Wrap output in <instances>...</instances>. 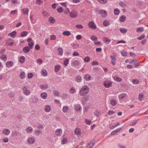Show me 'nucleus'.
I'll use <instances>...</instances> for the list:
<instances>
[{
  "label": "nucleus",
  "mask_w": 148,
  "mask_h": 148,
  "mask_svg": "<svg viewBox=\"0 0 148 148\" xmlns=\"http://www.w3.org/2000/svg\"><path fill=\"white\" fill-rule=\"evenodd\" d=\"M89 91V88L88 86L85 85L81 89L79 93L80 95L85 96L87 94Z\"/></svg>",
  "instance_id": "obj_1"
},
{
  "label": "nucleus",
  "mask_w": 148,
  "mask_h": 148,
  "mask_svg": "<svg viewBox=\"0 0 148 148\" xmlns=\"http://www.w3.org/2000/svg\"><path fill=\"white\" fill-rule=\"evenodd\" d=\"M96 12L97 13L101 14L102 17H106L107 14V12L105 10H97Z\"/></svg>",
  "instance_id": "obj_2"
},
{
  "label": "nucleus",
  "mask_w": 148,
  "mask_h": 148,
  "mask_svg": "<svg viewBox=\"0 0 148 148\" xmlns=\"http://www.w3.org/2000/svg\"><path fill=\"white\" fill-rule=\"evenodd\" d=\"M103 83L104 86L106 88H108L112 86V82L108 80L105 81Z\"/></svg>",
  "instance_id": "obj_3"
},
{
  "label": "nucleus",
  "mask_w": 148,
  "mask_h": 148,
  "mask_svg": "<svg viewBox=\"0 0 148 148\" xmlns=\"http://www.w3.org/2000/svg\"><path fill=\"white\" fill-rule=\"evenodd\" d=\"M70 16L72 18H75L78 15V12L77 11L75 10H73L69 14Z\"/></svg>",
  "instance_id": "obj_4"
},
{
  "label": "nucleus",
  "mask_w": 148,
  "mask_h": 148,
  "mask_svg": "<svg viewBox=\"0 0 148 148\" xmlns=\"http://www.w3.org/2000/svg\"><path fill=\"white\" fill-rule=\"evenodd\" d=\"M23 89V92L25 95L28 96L30 95V91L27 89V86H24Z\"/></svg>",
  "instance_id": "obj_5"
},
{
  "label": "nucleus",
  "mask_w": 148,
  "mask_h": 148,
  "mask_svg": "<svg viewBox=\"0 0 148 148\" xmlns=\"http://www.w3.org/2000/svg\"><path fill=\"white\" fill-rule=\"evenodd\" d=\"M88 26L89 27L93 29H95L96 28V26L95 23L93 21H91L88 23Z\"/></svg>",
  "instance_id": "obj_6"
},
{
  "label": "nucleus",
  "mask_w": 148,
  "mask_h": 148,
  "mask_svg": "<svg viewBox=\"0 0 148 148\" xmlns=\"http://www.w3.org/2000/svg\"><path fill=\"white\" fill-rule=\"evenodd\" d=\"M75 109V111H80L82 110V107L79 104H76L74 105Z\"/></svg>",
  "instance_id": "obj_7"
},
{
  "label": "nucleus",
  "mask_w": 148,
  "mask_h": 148,
  "mask_svg": "<svg viewBox=\"0 0 148 148\" xmlns=\"http://www.w3.org/2000/svg\"><path fill=\"white\" fill-rule=\"evenodd\" d=\"M62 133V130L61 129H57L55 131V134L57 136H60Z\"/></svg>",
  "instance_id": "obj_8"
},
{
  "label": "nucleus",
  "mask_w": 148,
  "mask_h": 148,
  "mask_svg": "<svg viewBox=\"0 0 148 148\" xmlns=\"http://www.w3.org/2000/svg\"><path fill=\"white\" fill-rule=\"evenodd\" d=\"M29 12V9L28 8H24L22 10V12L24 15H28V12Z\"/></svg>",
  "instance_id": "obj_9"
},
{
  "label": "nucleus",
  "mask_w": 148,
  "mask_h": 148,
  "mask_svg": "<svg viewBox=\"0 0 148 148\" xmlns=\"http://www.w3.org/2000/svg\"><path fill=\"white\" fill-rule=\"evenodd\" d=\"M33 128L30 126H29L27 128L26 131L27 133L31 134L32 133L33 131Z\"/></svg>",
  "instance_id": "obj_10"
},
{
  "label": "nucleus",
  "mask_w": 148,
  "mask_h": 148,
  "mask_svg": "<svg viewBox=\"0 0 148 148\" xmlns=\"http://www.w3.org/2000/svg\"><path fill=\"white\" fill-rule=\"evenodd\" d=\"M13 63L12 61H9L7 62L6 64L7 67L8 68L12 67L13 66Z\"/></svg>",
  "instance_id": "obj_11"
},
{
  "label": "nucleus",
  "mask_w": 148,
  "mask_h": 148,
  "mask_svg": "<svg viewBox=\"0 0 148 148\" xmlns=\"http://www.w3.org/2000/svg\"><path fill=\"white\" fill-rule=\"evenodd\" d=\"M30 49L28 46H26L23 48V51L25 53H27L29 51Z\"/></svg>",
  "instance_id": "obj_12"
},
{
  "label": "nucleus",
  "mask_w": 148,
  "mask_h": 148,
  "mask_svg": "<svg viewBox=\"0 0 148 148\" xmlns=\"http://www.w3.org/2000/svg\"><path fill=\"white\" fill-rule=\"evenodd\" d=\"M40 97L44 99H46L47 97V94L46 92H44L40 94Z\"/></svg>",
  "instance_id": "obj_13"
},
{
  "label": "nucleus",
  "mask_w": 148,
  "mask_h": 148,
  "mask_svg": "<svg viewBox=\"0 0 148 148\" xmlns=\"http://www.w3.org/2000/svg\"><path fill=\"white\" fill-rule=\"evenodd\" d=\"M84 79L86 81H89L91 80V77L90 75L86 74L84 75Z\"/></svg>",
  "instance_id": "obj_14"
},
{
  "label": "nucleus",
  "mask_w": 148,
  "mask_h": 148,
  "mask_svg": "<svg viewBox=\"0 0 148 148\" xmlns=\"http://www.w3.org/2000/svg\"><path fill=\"white\" fill-rule=\"evenodd\" d=\"M35 134L37 136H38L40 134H42V131L38 130H36L34 131Z\"/></svg>",
  "instance_id": "obj_15"
},
{
  "label": "nucleus",
  "mask_w": 148,
  "mask_h": 148,
  "mask_svg": "<svg viewBox=\"0 0 148 148\" xmlns=\"http://www.w3.org/2000/svg\"><path fill=\"white\" fill-rule=\"evenodd\" d=\"M10 131L8 129H4L3 131V133L5 135H7L10 133Z\"/></svg>",
  "instance_id": "obj_16"
},
{
  "label": "nucleus",
  "mask_w": 148,
  "mask_h": 148,
  "mask_svg": "<svg viewBox=\"0 0 148 148\" xmlns=\"http://www.w3.org/2000/svg\"><path fill=\"white\" fill-rule=\"evenodd\" d=\"M75 133L76 135L80 136L81 135V132L79 129L76 128L75 131Z\"/></svg>",
  "instance_id": "obj_17"
},
{
  "label": "nucleus",
  "mask_w": 148,
  "mask_h": 148,
  "mask_svg": "<svg viewBox=\"0 0 148 148\" xmlns=\"http://www.w3.org/2000/svg\"><path fill=\"white\" fill-rule=\"evenodd\" d=\"M51 110V108L49 105H46L45 106V110L47 112H49Z\"/></svg>",
  "instance_id": "obj_18"
},
{
  "label": "nucleus",
  "mask_w": 148,
  "mask_h": 148,
  "mask_svg": "<svg viewBox=\"0 0 148 148\" xmlns=\"http://www.w3.org/2000/svg\"><path fill=\"white\" fill-rule=\"evenodd\" d=\"M16 32L14 31L9 33V34H8V36H10L12 38H14L16 36Z\"/></svg>",
  "instance_id": "obj_19"
},
{
  "label": "nucleus",
  "mask_w": 148,
  "mask_h": 148,
  "mask_svg": "<svg viewBox=\"0 0 148 148\" xmlns=\"http://www.w3.org/2000/svg\"><path fill=\"white\" fill-rule=\"evenodd\" d=\"M35 141V140L34 137L30 138L28 140V143L31 144L34 143Z\"/></svg>",
  "instance_id": "obj_20"
},
{
  "label": "nucleus",
  "mask_w": 148,
  "mask_h": 148,
  "mask_svg": "<svg viewBox=\"0 0 148 148\" xmlns=\"http://www.w3.org/2000/svg\"><path fill=\"white\" fill-rule=\"evenodd\" d=\"M25 60V58L24 56H21L19 58V62L21 63H23Z\"/></svg>",
  "instance_id": "obj_21"
},
{
  "label": "nucleus",
  "mask_w": 148,
  "mask_h": 148,
  "mask_svg": "<svg viewBox=\"0 0 148 148\" xmlns=\"http://www.w3.org/2000/svg\"><path fill=\"white\" fill-rule=\"evenodd\" d=\"M39 101V100L36 96H34L32 99V103L35 104Z\"/></svg>",
  "instance_id": "obj_22"
},
{
  "label": "nucleus",
  "mask_w": 148,
  "mask_h": 148,
  "mask_svg": "<svg viewBox=\"0 0 148 148\" xmlns=\"http://www.w3.org/2000/svg\"><path fill=\"white\" fill-rule=\"evenodd\" d=\"M75 80L77 82H80L82 80V77L79 75H77L75 78Z\"/></svg>",
  "instance_id": "obj_23"
},
{
  "label": "nucleus",
  "mask_w": 148,
  "mask_h": 148,
  "mask_svg": "<svg viewBox=\"0 0 148 148\" xmlns=\"http://www.w3.org/2000/svg\"><path fill=\"white\" fill-rule=\"evenodd\" d=\"M114 79L118 82H120L122 80V79L116 76H115L113 77Z\"/></svg>",
  "instance_id": "obj_24"
},
{
  "label": "nucleus",
  "mask_w": 148,
  "mask_h": 148,
  "mask_svg": "<svg viewBox=\"0 0 148 148\" xmlns=\"http://www.w3.org/2000/svg\"><path fill=\"white\" fill-rule=\"evenodd\" d=\"M55 71L56 72H58L60 69V65H56L55 66Z\"/></svg>",
  "instance_id": "obj_25"
},
{
  "label": "nucleus",
  "mask_w": 148,
  "mask_h": 148,
  "mask_svg": "<svg viewBox=\"0 0 148 148\" xmlns=\"http://www.w3.org/2000/svg\"><path fill=\"white\" fill-rule=\"evenodd\" d=\"M110 102L111 105L113 106H116L117 103L116 100L114 99L111 100Z\"/></svg>",
  "instance_id": "obj_26"
},
{
  "label": "nucleus",
  "mask_w": 148,
  "mask_h": 148,
  "mask_svg": "<svg viewBox=\"0 0 148 148\" xmlns=\"http://www.w3.org/2000/svg\"><path fill=\"white\" fill-rule=\"evenodd\" d=\"M42 75L43 76H46L47 74V71L45 69H42Z\"/></svg>",
  "instance_id": "obj_27"
},
{
  "label": "nucleus",
  "mask_w": 148,
  "mask_h": 148,
  "mask_svg": "<svg viewBox=\"0 0 148 148\" xmlns=\"http://www.w3.org/2000/svg\"><path fill=\"white\" fill-rule=\"evenodd\" d=\"M144 30V28L143 27H140L137 28L136 29V32L138 33H140L143 32Z\"/></svg>",
  "instance_id": "obj_28"
},
{
  "label": "nucleus",
  "mask_w": 148,
  "mask_h": 148,
  "mask_svg": "<svg viewBox=\"0 0 148 148\" xmlns=\"http://www.w3.org/2000/svg\"><path fill=\"white\" fill-rule=\"evenodd\" d=\"M72 64L73 65L77 66L79 64V62L78 60H75L73 62Z\"/></svg>",
  "instance_id": "obj_29"
},
{
  "label": "nucleus",
  "mask_w": 148,
  "mask_h": 148,
  "mask_svg": "<svg viewBox=\"0 0 148 148\" xmlns=\"http://www.w3.org/2000/svg\"><path fill=\"white\" fill-rule=\"evenodd\" d=\"M62 34L64 35L68 36L71 35V33L70 32L67 31L64 32L62 33Z\"/></svg>",
  "instance_id": "obj_30"
},
{
  "label": "nucleus",
  "mask_w": 148,
  "mask_h": 148,
  "mask_svg": "<svg viewBox=\"0 0 148 148\" xmlns=\"http://www.w3.org/2000/svg\"><path fill=\"white\" fill-rule=\"evenodd\" d=\"M126 19V16L125 15L121 16L119 18L120 21L121 22H124Z\"/></svg>",
  "instance_id": "obj_31"
},
{
  "label": "nucleus",
  "mask_w": 148,
  "mask_h": 148,
  "mask_svg": "<svg viewBox=\"0 0 148 148\" xmlns=\"http://www.w3.org/2000/svg\"><path fill=\"white\" fill-rule=\"evenodd\" d=\"M25 73L23 71L21 72L19 76L20 78L21 79H24L25 77Z\"/></svg>",
  "instance_id": "obj_32"
},
{
  "label": "nucleus",
  "mask_w": 148,
  "mask_h": 148,
  "mask_svg": "<svg viewBox=\"0 0 148 148\" xmlns=\"http://www.w3.org/2000/svg\"><path fill=\"white\" fill-rule=\"evenodd\" d=\"M103 24L105 26H108L110 24L108 20H105L103 22Z\"/></svg>",
  "instance_id": "obj_33"
},
{
  "label": "nucleus",
  "mask_w": 148,
  "mask_h": 148,
  "mask_svg": "<svg viewBox=\"0 0 148 148\" xmlns=\"http://www.w3.org/2000/svg\"><path fill=\"white\" fill-rule=\"evenodd\" d=\"M58 54L60 55H62L63 53V50L62 48H58Z\"/></svg>",
  "instance_id": "obj_34"
},
{
  "label": "nucleus",
  "mask_w": 148,
  "mask_h": 148,
  "mask_svg": "<svg viewBox=\"0 0 148 148\" xmlns=\"http://www.w3.org/2000/svg\"><path fill=\"white\" fill-rule=\"evenodd\" d=\"M27 34L28 32L27 31H24L21 33V35L22 37H24L27 35Z\"/></svg>",
  "instance_id": "obj_35"
},
{
  "label": "nucleus",
  "mask_w": 148,
  "mask_h": 148,
  "mask_svg": "<svg viewBox=\"0 0 148 148\" xmlns=\"http://www.w3.org/2000/svg\"><path fill=\"white\" fill-rule=\"evenodd\" d=\"M126 95L125 93H122L119 95L118 97L119 99H123L124 98Z\"/></svg>",
  "instance_id": "obj_36"
},
{
  "label": "nucleus",
  "mask_w": 148,
  "mask_h": 148,
  "mask_svg": "<svg viewBox=\"0 0 148 148\" xmlns=\"http://www.w3.org/2000/svg\"><path fill=\"white\" fill-rule=\"evenodd\" d=\"M120 32L123 34L125 33L127 31V29L126 28H121L120 29Z\"/></svg>",
  "instance_id": "obj_37"
},
{
  "label": "nucleus",
  "mask_w": 148,
  "mask_h": 148,
  "mask_svg": "<svg viewBox=\"0 0 148 148\" xmlns=\"http://www.w3.org/2000/svg\"><path fill=\"white\" fill-rule=\"evenodd\" d=\"M114 12L115 15H118L120 13V10L118 8H116L114 10Z\"/></svg>",
  "instance_id": "obj_38"
},
{
  "label": "nucleus",
  "mask_w": 148,
  "mask_h": 148,
  "mask_svg": "<svg viewBox=\"0 0 148 148\" xmlns=\"http://www.w3.org/2000/svg\"><path fill=\"white\" fill-rule=\"evenodd\" d=\"M90 60V58L88 56H86L84 59V61L85 62H89Z\"/></svg>",
  "instance_id": "obj_39"
},
{
  "label": "nucleus",
  "mask_w": 148,
  "mask_h": 148,
  "mask_svg": "<svg viewBox=\"0 0 148 148\" xmlns=\"http://www.w3.org/2000/svg\"><path fill=\"white\" fill-rule=\"evenodd\" d=\"M132 82L134 84H138L139 83V80L137 79H133L132 81Z\"/></svg>",
  "instance_id": "obj_40"
},
{
  "label": "nucleus",
  "mask_w": 148,
  "mask_h": 148,
  "mask_svg": "<svg viewBox=\"0 0 148 148\" xmlns=\"http://www.w3.org/2000/svg\"><path fill=\"white\" fill-rule=\"evenodd\" d=\"M95 144V143L94 142H90L88 145L87 147L88 148H90L93 146Z\"/></svg>",
  "instance_id": "obj_41"
},
{
  "label": "nucleus",
  "mask_w": 148,
  "mask_h": 148,
  "mask_svg": "<svg viewBox=\"0 0 148 148\" xmlns=\"http://www.w3.org/2000/svg\"><path fill=\"white\" fill-rule=\"evenodd\" d=\"M48 87V85L47 84H45L44 85H41L40 88L42 89H45Z\"/></svg>",
  "instance_id": "obj_42"
},
{
  "label": "nucleus",
  "mask_w": 148,
  "mask_h": 148,
  "mask_svg": "<svg viewBox=\"0 0 148 148\" xmlns=\"http://www.w3.org/2000/svg\"><path fill=\"white\" fill-rule=\"evenodd\" d=\"M49 21L51 23H53L55 22V19L52 17H51L49 18Z\"/></svg>",
  "instance_id": "obj_43"
},
{
  "label": "nucleus",
  "mask_w": 148,
  "mask_h": 148,
  "mask_svg": "<svg viewBox=\"0 0 148 148\" xmlns=\"http://www.w3.org/2000/svg\"><path fill=\"white\" fill-rule=\"evenodd\" d=\"M144 94L143 93H140L138 96V99L140 101H141L143 97Z\"/></svg>",
  "instance_id": "obj_44"
},
{
  "label": "nucleus",
  "mask_w": 148,
  "mask_h": 148,
  "mask_svg": "<svg viewBox=\"0 0 148 148\" xmlns=\"http://www.w3.org/2000/svg\"><path fill=\"white\" fill-rule=\"evenodd\" d=\"M69 110L68 107L67 106H65L63 107L62 110L64 112H66Z\"/></svg>",
  "instance_id": "obj_45"
},
{
  "label": "nucleus",
  "mask_w": 148,
  "mask_h": 148,
  "mask_svg": "<svg viewBox=\"0 0 148 148\" xmlns=\"http://www.w3.org/2000/svg\"><path fill=\"white\" fill-rule=\"evenodd\" d=\"M1 59L3 60V61H6L7 60L6 56L5 54L2 55L0 57Z\"/></svg>",
  "instance_id": "obj_46"
},
{
  "label": "nucleus",
  "mask_w": 148,
  "mask_h": 148,
  "mask_svg": "<svg viewBox=\"0 0 148 148\" xmlns=\"http://www.w3.org/2000/svg\"><path fill=\"white\" fill-rule=\"evenodd\" d=\"M57 10L58 12L60 13H62L63 12V9L61 7H60L58 8Z\"/></svg>",
  "instance_id": "obj_47"
},
{
  "label": "nucleus",
  "mask_w": 148,
  "mask_h": 148,
  "mask_svg": "<svg viewBox=\"0 0 148 148\" xmlns=\"http://www.w3.org/2000/svg\"><path fill=\"white\" fill-rule=\"evenodd\" d=\"M69 60L68 59H65L64 62V65L66 66H67L69 63Z\"/></svg>",
  "instance_id": "obj_48"
},
{
  "label": "nucleus",
  "mask_w": 148,
  "mask_h": 148,
  "mask_svg": "<svg viewBox=\"0 0 148 148\" xmlns=\"http://www.w3.org/2000/svg\"><path fill=\"white\" fill-rule=\"evenodd\" d=\"M119 5L123 8H125L126 7V4L123 2H121L120 3Z\"/></svg>",
  "instance_id": "obj_49"
},
{
  "label": "nucleus",
  "mask_w": 148,
  "mask_h": 148,
  "mask_svg": "<svg viewBox=\"0 0 148 148\" xmlns=\"http://www.w3.org/2000/svg\"><path fill=\"white\" fill-rule=\"evenodd\" d=\"M18 135V132L16 131H14L12 132V135L14 137H16Z\"/></svg>",
  "instance_id": "obj_50"
},
{
  "label": "nucleus",
  "mask_w": 148,
  "mask_h": 148,
  "mask_svg": "<svg viewBox=\"0 0 148 148\" xmlns=\"http://www.w3.org/2000/svg\"><path fill=\"white\" fill-rule=\"evenodd\" d=\"M13 41V40H12V41L10 42H9V41H8L6 43V45L10 46H12L14 44V42Z\"/></svg>",
  "instance_id": "obj_51"
},
{
  "label": "nucleus",
  "mask_w": 148,
  "mask_h": 148,
  "mask_svg": "<svg viewBox=\"0 0 148 148\" xmlns=\"http://www.w3.org/2000/svg\"><path fill=\"white\" fill-rule=\"evenodd\" d=\"M103 40L105 43H108V42H110L111 41L110 40L106 37H104L103 38Z\"/></svg>",
  "instance_id": "obj_52"
},
{
  "label": "nucleus",
  "mask_w": 148,
  "mask_h": 148,
  "mask_svg": "<svg viewBox=\"0 0 148 148\" xmlns=\"http://www.w3.org/2000/svg\"><path fill=\"white\" fill-rule=\"evenodd\" d=\"M28 46H29L30 49H32L33 48V47L34 45V43L33 42H29L28 43Z\"/></svg>",
  "instance_id": "obj_53"
},
{
  "label": "nucleus",
  "mask_w": 148,
  "mask_h": 148,
  "mask_svg": "<svg viewBox=\"0 0 148 148\" xmlns=\"http://www.w3.org/2000/svg\"><path fill=\"white\" fill-rule=\"evenodd\" d=\"M91 64L92 66H94L95 65H99V63L97 61H94L92 62Z\"/></svg>",
  "instance_id": "obj_54"
},
{
  "label": "nucleus",
  "mask_w": 148,
  "mask_h": 148,
  "mask_svg": "<svg viewBox=\"0 0 148 148\" xmlns=\"http://www.w3.org/2000/svg\"><path fill=\"white\" fill-rule=\"evenodd\" d=\"M91 39L93 41H97V38L95 36H91Z\"/></svg>",
  "instance_id": "obj_55"
},
{
  "label": "nucleus",
  "mask_w": 148,
  "mask_h": 148,
  "mask_svg": "<svg viewBox=\"0 0 148 148\" xmlns=\"http://www.w3.org/2000/svg\"><path fill=\"white\" fill-rule=\"evenodd\" d=\"M75 27L79 29H82L83 28V27L82 25L80 24L76 25H75Z\"/></svg>",
  "instance_id": "obj_56"
},
{
  "label": "nucleus",
  "mask_w": 148,
  "mask_h": 148,
  "mask_svg": "<svg viewBox=\"0 0 148 148\" xmlns=\"http://www.w3.org/2000/svg\"><path fill=\"white\" fill-rule=\"evenodd\" d=\"M85 122L88 125H90L92 121L88 119H86Z\"/></svg>",
  "instance_id": "obj_57"
},
{
  "label": "nucleus",
  "mask_w": 148,
  "mask_h": 148,
  "mask_svg": "<svg viewBox=\"0 0 148 148\" xmlns=\"http://www.w3.org/2000/svg\"><path fill=\"white\" fill-rule=\"evenodd\" d=\"M100 3H101L104 4L107 2V0H97Z\"/></svg>",
  "instance_id": "obj_58"
},
{
  "label": "nucleus",
  "mask_w": 148,
  "mask_h": 148,
  "mask_svg": "<svg viewBox=\"0 0 148 148\" xmlns=\"http://www.w3.org/2000/svg\"><path fill=\"white\" fill-rule=\"evenodd\" d=\"M76 92L75 90L73 87L71 88L70 90V92L71 93H73Z\"/></svg>",
  "instance_id": "obj_59"
},
{
  "label": "nucleus",
  "mask_w": 148,
  "mask_h": 148,
  "mask_svg": "<svg viewBox=\"0 0 148 148\" xmlns=\"http://www.w3.org/2000/svg\"><path fill=\"white\" fill-rule=\"evenodd\" d=\"M42 62L43 61L41 59H39L37 61V63L39 64H42Z\"/></svg>",
  "instance_id": "obj_60"
},
{
  "label": "nucleus",
  "mask_w": 148,
  "mask_h": 148,
  "mask_svg": "<svg viewBox=\"0 0 148 148\" xmlns=\"http://www.w3.org/2000/svg\"><path fill=\"white\" fill-rule=\"evenodd\" d=\"M33 76V74L32 73H29L27 75V77L28 79L31 78Z\"/></svg>",
  "instance_id": "obj_61"
},
{
  "label": "nucleus",
  "mask_w": 148,
  "mask_h": 148,
  "mask_svg": "<svg viewBox=\"0 0 148 148\" xmlns=\"http://www.w3.org/2000/svg\"><path fill=\"white\" fill-rule=\"evenodd\" d=\"M145 37V36L144 35H142L140 36L137 39L139 40H141L144 38Z\"/></svg>",
  "instance_id": "obj_62"
},
{
  "label": "nucleus",
  "mask_w": 148,
  "mask_h": 148,
  "mask_svg": "<svg viewBox=\"0 0 148 148\" xmlns=\"http://www.w3.org/2000/svg\"><path fill=\"white\" fill-rule=\"evenodd\" d=\"M94 114L97 116H99L100 115V113L99 111H96L95 112Z\"/></svg>",
  "instance_id": "obj_63"
},
{
  "label": "nucleus",
  "mask_w": 148,
  "mask_h": 148,
  "mask_svg": "<svg viewBox=\"0 0 148 148\" xmlns=\"http://www.w3.org/2000/svg\"><path fill=\"white\" fill-rule=\"evenodd\" d=\"M121 54L123 56H125L127 55V52L125 51H122L121 52Z\"/></svg>",
  "instance_id": "obj_64"
}]
</instances>
